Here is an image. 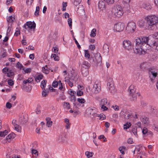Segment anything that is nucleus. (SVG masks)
I'll list each match as a JSON object with an SVG mask.
<instances>
[{
	"label": "nucleus",
	"mask_w": 158,
	"mask_h": 158,
	"mask_svg": "<svg viewBox=\"0 0 158 158\" xmlns=\"http://www.w3.org/2000/svg\"><path fill=\"white\" fill-rule=\"evenodd\" d=\"M135 46L133 48L135 53L145 54L150 47L158 51V42H152L148 37H140L135 40Z\"/></svg>",
	"instance_id": "nucleus-1"
},
{
	"label": "nucleus",
	"mask_w": 158,
	"mask_h": 158,
	"mask_svg": "<svg viewBox=\"0 0 158 158\" xmlns=\"http://www.w3.org/2000/svg\"><path fill=\"white\" fill-rule=\"evenodd\" d=\"M146 21L147 29L154 30L157 28L158 24V16L155 15H148L145 18Z\"/></svg>",
	"instance_id": "nucleus-2"
},
{
	"label": "nucleus",
	"mask_w": 158,
	"mask_h": 158,
	"mask_svg": "<svg viewBox=\"0 0 158 158\" xmlns=\"http://www.w3.org/2000/svg\"><path fill=\"white\" fill-rule=\"evenodd\" d=\"M112 15L114 17H120L123 13L122 8L119 5L114 6L112 8Z\"/></svg>",
	"instance_id": "nucleus-3"
},
{
	"label": "nucleus",
	"mask_w": 158,
	"mask_h": 158,
	"mask_svg": "<svg viewBox=\"0 0 158 158\" xmlns=\"http://www.w3.org/2000/svg\"><path fill=\"white\" fill-rule=\"evenodd\" d=\"M136 27L135 23L133 22H130L127 23L126 27V30L128 33H133L135 31Z\"/></svg>",
	"instance_id": "nucleus-4"
},
{
	"label": "nucleus",
	"mask_w": 158,
	"mask_h": 158,
	"mask_svg": "<svg viewBox=\"0 0 158 158\" xmlns=\"http://www.w3.org/2000/svg\"><path fill=\"white\" fill-rule=\"evenodd\" d=\"M149 75L151 81L152 82L155 81V78L157 75V72L152 68H150L149 71Z\"/></svg>",
	"instance_id": "nucleus-5"
},
{
	"label": "nucleus",
	"mask_w": 158,
	"mask_h": 158,
	"mask_svg": "<svg viewBox=\"0 0 158 158\" xmlns=\"http://www.w3.org/2000/svg\"><path fill=\"white\" fill-rule=\"evenodd\" d=\"M107 87L111 93H114L115 92V88L114 86L113 81L112 78L108 79L107 84Z\"/></svg>",
	"instance_id": "nucleus-6"
},
{
	"label": "nucleus",
	"mask_w": 158,
	"mask_h": 158,
	"mask_svg": "<svg viewBox=\"0 0 158 158\" xmlns=\"http://www.w3.org/2000/svg\"><path fill=\"white\" fill-rule=\"evenodd\" d=\"M86 112L88 115H92L94 117L99 116V114L97 113V110L94 107L88 108L86 110Z\"/></svg>",
	"instance_id": "nucleus-7"
},
{
	"label": "nucleus",
	"mask_w": 158,
	"mask_h": 158,
	"mask_svg": "<svg viewBox=\"0 0 158 158\" xmlns=\"http://www.w3.org/2000/svg\"><path fill=\"white\" fill-rule=\"evenodd\" d=\"M109 102L106 98L102 99L100 102V105L101 109L103 111L106 110L108 109L107 106H109Z\"/></svg>",
	"instance_id": "nucleus-8"
},
{
	"label": "nucleus",
	"mask_w": 158,
	"mask_h": 158,
	"mask_svg": "<svg viewBox=\"0 0 158 158\" xmlns=\"http://www.w3.org/2000/svg\"><path fill=\"white\" fill-rule=\"evenodd\" d=\"M124 28V25L123 23H118L115 24L114 27V29L117 32H120L123 31Z\"/></svg>",
	"instance_id": "nucleus-9"
},
{
	"label": "nucleus",
	"mask_w": 158,
	"mask_h": 158,
	"mask_svg": "<svg viewBox=\"0 0 158 158\" xmlns=\"http://www.w3.org/2000/svg\"><path fill=\"white\" fill-rule=\"evenodd\" d=\"M123 47L125 49L129 50L131 49L132 46L131 43L129 40H125L123 42Z\"/></svg>",
	"instance_id": "nucleus-10"
},
{
	"label": "nucleus",
	"mask_w": 158,
	"mask_h": 158,
	"mask_svg": "<svg viewBox=\"0 0 158 158\" xmlns=\"http://www.w3.org/2000/svg\"><path fill=\"white\" fill-rule=\"evenodd\" d=\"M90 64L88 62L84 61L81 65L82 73H83V69H86L85 73H86V74H87L88 73V69L90 67Z\"/></svg>",
	"instance_id": "nucleus-11"
},
{
	"label": "nucleus",
	"mask_w": 158,
	"mask_h": 158,
	"mask_svg": "<svg viewBox=\"0 0 158 158\" xmlns=\"http://www.w3.org/2000/svg\"><path fill=\"white\" fill-rule=\"evenodd\" d=\"M151 66V63L145 62L142 63L140 65V69L143 71H146L149 69Z\"/></svg>",
	"instance_id": "nucleus-12"
},
{
	"label": "nucleus",
	"mask_w": 158,
	"mask_h": 158,
	"mask_svg": "<svg viewBox=\"0 0 158 158\" xmlns=\"http://www.w3.org/2000/svg\"><path fill=\"white\" fill-rule=\"evenodd\" d=\"M35 23L34 22L32 23L31 22H27L23 26V27L26 29H27L28 28L34 29L35 28Z\"/></svg>",
	"instance_id": "nucleus-13"
},
{
	"label": "nucleus",
	"mask_w": 158,
	"mask_h": 158,
	"mask_svg": "<svg viewBox=\"0 0 158 158\" xmlns=\"http://www.w3.org/2000/svg\"><path fill=\"white\" fill-rule=\"evenodd\" d=\"M132 86H130L129 88L130 90V99L132 101H135L136 100V97L135 94V90L134 89H131Z\"/></svg>",
	"instance_id": "nucleus-14"
},
{
	"label": "nucleus",
	"mask_w": 158,
	"mask_h": 158,
	"mask_svg": "<svg viewBox=\"0 0 158 158\" xmlns=\"http://www.w3.org/2000/svg\"><path fill=\"white\" fill-rule=\"evenodd\" d=\"M93 89L95 94L98 93L100 90V84L98 81H96L94 85Z\"/></svg>",
	"instance_id": "nucleus-15"
},
{
	"label": "nucleus",
	"mask_w": 158,
	"mask_h": 158,
	"mask_svg": "<svg viewBox=\"0 0 158 158\" xmlns=\"http://www.w3.org/2000/svg\"><path fill=\"white\" fill-rule=\"evenodd\" d=\"M132 117H133L134 118H137L138 117L137 115L136 114H132L131 113L128 112H126L124 115V117L126 119H128Z\"/></svg>",
	"instance_id": "nucleus-16"
},
{
	"label": "nucleus",
	"mask_w": 158,
	"mask_h": 158,
	"mask_svg": "<svg viewBox=\"0 0 158 158\" xmlns=\"http://www.w3.org/2000/svg\"><path fill=\"white\" fill-rule=\"evenodd\" d=\"M95 57L97 63H99L101 62L102 57L100 53H96L95 56Z\"/></svg>",
	"instance_id": "nucleus-17"
},
{
	"label": "nucleus",
	"mask_w": 158,
	"mask_h": 158,
	"mask_svg": "<svg viewBox=\"0 0 158 158\" xmlns=\"http://www.w3.org/2000/svg\"><path fill=\"white\" fill-rule=\"evenodd\" d=\"M140 119L143 123L146 125H148L149 122L148 118L145 116L143 117H140Z\"/></svg>",
	"instance_id": "nucleus-18"
},
{
	"label": "nucleus",
	"mask_w": 158,
	"mask_h": 158,
	"mask_svg": "<svg viewBox=\"0 0 158 158\" xmlns=\"http://www.w3.org/2000/svg\"><path fill=\"white\" fill-rule=\"evenodd\" d=\"M106 5L105 2L102 1H100L98 3V7L102 10L105 8Z\"/></svg>",
	"instance_id": "nucleus-19"
},
{
	"label": "nucleus",
	"mask_w": 158,
	"mask_h": 158,
	"mask_svg": "<svg viewBox=\"0 0 158 158\" xmlns=\"http://www.w3.org/2000/svg\"><path fill=\"white\" fill-rule=\"evenodd\" d=\"M15 134L13 133H10L6 136V140L10 142V139H13L15 137Z\"/></svg>",
	"instance_id": "nucleus-20"
},
{
	"label": "nucleus",
	"mask_w": 158,
	"mask_h": 158,
	"mask_svg": "<svg viewBox=\"0 0 158 158\" xmlns=\"http://www.w3.org/2000/svg\"><path fill=\"white\" fill-rule=\"evenodd\" d=\"M47 121L46 125L48 127H51L52 125V122L51 121V118L49 117H47L46 118Z\"/></svg>",
	"instance_id": "nucleus-21"
},
{
	"label": "nucleus",
	"mask_w": 158,
	"mask_h": 158,
	"mask_svg": "<svg viewBox=\"0 0 158 158\" xmlns=\"http://www.w3.org/2000/svg\"><path fill=\"white\" fill-rule=\"evenodd\" d=\"M43 77L41 74L35 77V81L37 83L40 82V80L42 79Z\"/></svg>",
	"instance_id": "nucleus-22"
},
{
	"label": "nucleus",
	"mask_w": 158,
	"mask_h": 158,
	"mask_svg": "<svg viewBox=\"0 0 158 158\" xmlns=\"http://www.w3.org/2000/svg\"><path fill=\"white\" fill-rule=\"evenodd\" d=\"M64 122L66 123L65 127L66 129H69L70 127V123H69V120L68 118H65L64 120Z\"/></svg>",
	"instance_id": "nucleus-23"
},
{
	"label": "nucleus",
	"mask_w": 158,
	"mask_h": 158,
	"mask_svg": "<svg viewBox=\"0 0 158 158\" xmlns=\"http://www.w3.org/2000/svg\"><path fill=\"white\" fill-rule=\"evenodd\" d=\"M72 81L70 80L69 78H65L64 81L69 84V85L71 87L73 86V83Z\"/></svg>",
	"instance_id": "nucleus-24"
},
{
	"label": "nucleus",
	"mask_w": 158,
	"mask_h": 158,
	"mask_svg": "<svg viewBox=\"0 0 158 158\" xmlns=\"http://www.w3.org/2000/svg\"><path fill=\"white\" fill-rule=\"evenodd\" d=\"M145 22L143 19L140 20L138 22V26L140 27H143L145 25Z\"/></svg>",
	"instance_id": "nucleus-25"
},
{
	"label": "nucleus",
	"mask_w": 158,
	"mask_h": 158,
	"mask_svg": "<svg viewBox=\"0 0 158 158\" xmlns=\"http://www.w3.org/2000/svg\"><path fill=\"white\" fill-rule=\"evenodd\" d=\"M157 59V56L156 55H152L151 56V57L149 60L150 62H152L156 61Z\"/></svg>",
	"instance_id": "nucleus-26"
},
{
	"label": "nucleus",
	"mask_w": 158,
	"mask_h": 158,
	"mask_svg": "<svg viewBox=\"0 0 158 158\" xmlns=\"http://www.w3.org/2000/svg\"><path fill=\"white\" fill-rule=\"evenodd\" d=\"M143 7L147 10L151 9V6L149 3H144L143 4Z\"/></svg>",
	"instance_id": "nucleus-27"
},
{
	"label": "nucleus",
	"mask_w": 158,
	"mask_h": 158,
	"mask_svg": "<svg viewBox=\"0 0 158 158\" xmlns=\"http://www.w3.org/2000/svg\"><path fill=\"white\" fill-rule=\"evenodd\" d=\"M96 35V30L95 28L93 29L91 31L90 36L91 37H94Z\"/></svg>",
	"instance_id": "nucleus-28"
},
{
	"label": "nucleus",
	"mask_w": 158,
	"mask_h": 158,
	"mask_svg": "<svg viewBox=\"0 0 158 158\" xmlns=\"http://www.w3.org/2000/svg\"><path fill=\"white\" fill-rule=\"evenodd\" d=\"M47 83V81L46 80H43L41 82L40 84V87L43 89H44Z\"/></svg>",
	"instance_id": "nucleus-29"
},
{
	"label": "nucleus",
	"mask_w": 158,
	"mask_h": 158,
	"mask_svg": "<svg viewBox=\"0 0 158 158\" xmlns=\"http://www.w3.org/2000/svg\"><path fill=\"white\" fill-rule=\"evenodd\" d=\"M142 132L143 134L144 135L147 134V135H148L149 133L150 134H152V132L150 131L148 132V130L146 127H144L143 128L142 130Z\"/></svg>",
	"instance_id": "nucleus-30"
},
{
	"label": "nucleus",
	"mask_w": 158,
	"mask_h": 158,
	"mask_svg": "<svg viewBox=\"0 0 158 158\" xmlns=\"http://www.w3.org/2000/svg\"><path fill=\"white\" fill-rule=\"evenodd\" d=\"M72 2L75 6H77L79 5L81 2V0H71Z\"/></svg>",
	"instance_id": "nucleus-31"
},
{
	"label": "nucleus",
	"mask_w": 158,
	"mask_h": 158,
	"mask_svg": "<svg viewBox=\"0 0 158 158\" xmlns=\"http://www.w3.org/2000/svg\"><path fill=\"white\" fill-rule=\"evenodd\" d=\"M42 70L44 73L46 74H48L49 73V71L48 69V67L47 65H46L45 66L42 67Z\"/></svg>",
	"instance_id": "nucleus-32"
},
{
	"label": "nucleus",
	"mask_w": 158,
	"mask_h": 158,
	"mask_svg": "<svg viewBox=\"0 0 158 158\" xmlns=\"http://www.w3.org/2000/svg\"><path fill=\"white\" fill-rule=\"evenodd\" d=\"M84 51L85 57L87 59L89 58L90 55L89 53V52L88 50H84Z\"/></svg>",
	"instance_id": "nucleus-33"
},
{
	"label": "nucleus",
	"mask_w": 158,
	"mask_h": 158,
	"mask_svg": "<svg viewBox=\"0 0 158 158\" xmlns=\"http://www.w3.org/2000/svg\"><path fill=\"white\" fill-rule=\"evenodd\" d=\"M76 92H73V94H70L69 93V94L71 96V99L73 101H75L76 100V97L74 95L75 94H76Z\"/></svg>",
	"instance_id": "nucleus-34"
},
{
	"label": "nucleus",
	"mask_w": 158,
	"mask_h": 158,
	"mask_svg": "<svg viewBox=\"0 0 158 158\" xmlns=\"http://www.w3.org/2000/svg\"><path fill=\"white\" fill-rule=\"evenodd\" d=\"M51 57L52 58H53L55 60L58 61L59 60V56L55 54H52Z\"/></svg>",
	"instance_id": "nucleus-35"
},
{
	"label": "nucleus",
	"mask_w": 158,
	"mask_h": 158,
	"mask_svg": "<svg viewBox=\"0 0 158 158\" xmlns=\"http://www.w3.org/2000/svg\"><path fill=\"white\" fill-rule=\"evenodd\" d=\"M14 73L11 70H8L7 73V76L8 77H12L14 75Z\"/></svg>",
	"instance_id": "nucleus-36"
},
{
	"label": "nucleus",
	"mask_w": 158,
	"mask_h": 158,
	"mask_svg": "<svg viewBox=\"0 0 158 158\" xmlns=\"http://www.w3.org/2000/svg\"><path fill=\"white\" fill-rule=\"evenodd\" d=\"M63 106L64 108H66L68 109L70 108V105L69 102H64L63 103Z\"/></svg>",
	"instance_id": "nucleus-37"
},
{
	"label": "nucleus",
	"mask_w": 158,
	"mask_h": 158,
	"mask_svg": "<svg viewBox=\"0 0 158 158\" xmlns=\"http://www.w3.org/2000/svg\"><path fill=\"white\" fill-rule=\"evenodd\" d=\"M15 127V129L18 132H20L21 130V127L20 126H19L18 125H15V126H14Z\"/></svg>",
	"instance_id": "nucleus-38"
},
{
	"label": "nucleus",
	"mask_w": 158,
	"mask_h": 158,
	"mask_svg": "<svg viewBox=\"0 0 158 158\" xmlns=\"http://www.w3.org/2000/svg\"><path fill=\"white\" fill-rule=\"evenodd\" d=\"M39 11L40 7L39 6H37L36 8V10L34 14V15L35 16L37 17L39 15Z\"/></svg>",
	"instance_id": "nucleus-39"
},
{
	"label": "nucleus",
	"mask_w": 158,
	"mask_h": 158,
	"mask_svg": "<svg viewBox=\"0 0 158 158\" xmlns=\"http://www.w3.org/2000/svg\"><path fill=\"white\" fill-rule=\"evenodd\" d=\"M68 23L69 24V26L71 29L72 28V20L71 18H69L68 20Z\"/></svg>",
	"instance_id": "nucleus-40"
},
{
	"label": "nucleus",
	"mask_w": 158,
	"mask_h": 158,
	"mask_svg": "<svg viewBox=\"0 0 158 158\" xmlns=\"http://www.w3.org/2000/svg\"><path fill=\"white\" fill-rule=\"evenodd\" d=\"M93 153L92 152H86L85 153V154L88 158L92 157L93 155Z\"/></svg>",
	"instance_id": "nucleus-41"
},
{
	"label": "nucleus",
	"mask_w": 158,
	"mask_h": 158,
	"mask_svg": "<svg viewBox=\"0 0 158 158\" xmlns=\"http://www.w3.org/2000/svg\"><path fill=\"white\" fill-rule=\"evenodd\" d=\"M8 131L6 130L3 131H0V136L4 137L7 134Z\"/></svg>",
	"instance_id": "nucleus-42"
},
{
	"label": "nucleus",
	"mask_w": 158,
	"mask_h": 158,
	"mask_svg": "<svg viewBox=\"0 0 158 158\" xmlns=\"http://www.w3.org/2000/svg\"><path fill=\"white\" fill-rule=\"evenodd\" d=\"M98 139L101 140V141H102L103 142H105L106 140V138L103 135H101L98 136Z\"/></svg>",
	"instance_id": "nucleus-43"
},
{
	"label": "nucleus",
	"mask_w": 158,
	"mask_h": 158,
	"mask_svg": "<svg viewBox=\"0 0 158 158\" xmlns=\"http://www.w3.org/2000/svg\"><path fill=\"white\" fill-rule=\"evenodd\" d=\"M15 18L12 16H9L7 19V21L9 23L12 22Z\"/></svg>",
	"instance_id": "nucleus-44"
},
{
	"label": "nucleus",
	"mask_w": 158,
	"mask_h": 158,
	"mask_svg": "<svg viewBox=\"0 0 158 158\" xmlns=\"http://www.w3.org/2000/svg\"><path fill=\"white\" fill-rule=\"evenodd\" d=\"M59 89L61 91H64L65 90L64 87H63V85L62 83L59 84Z\"/></svg>",
	"instance_id": "nucleus-45"
},
{
	"label": "nucleus",
	"mask_w": 158,
	"mask_h": 158,
	"mask_svg": "<svg viewBox=\"0 0 158 158\" xmlns=\"http://www.w3.org/2000/svg\"><path fill=\"white\" fill-rule=\"evenodd\" d=\"M77 101L79 103L81 104L84 103L85 102V99L84 98H78Z\"/></svg>",
	"instance_id": "nucleus-46"
},
{
	"label": "nucleus",
	"mask_w": 158,
	"mask_h": 158,
	"mask_svg": "<svg viewBox=\"0 0 158 158\" xmlns=\"http://www.w3.org/2000/svg\"><path fill=\"white\" fill-rule=\"evenodd\" d=\"M131 125L130 123H126L124 125V129H127L129 127H130Z\"/></svg>",
	"instance_id": "nucleus-47"
},
{
	"label": "nucleus",
	"mask_w": 158,
	"mask_h": 158,
	"mask_svg": "<svg viewBox=\"0 0 158 158\" xmlns=\"http://www.w3.org/2000/svg\"><path fill=\"white\" fill-rule=\"evenodd\" d=\"M23 69L24 71V72H25V73H24V74H25L26 73H29L31 72V68H27L26 69H24V68Z\"/></svg>",
	"instance_id": "nucleus-48"
},
{
	"label": "nucleus",
	"mask_w": 158,
	"mask_h": 158,
	"mask_svg": "<svg viewBox=\"0 0 158 158\" xmlns=\"http://www.w3.org/2000/svg\"><path fill=\"white\" fill-rule=\"evenodd\" d=\"M16 67L20 69H21L23 67V65L20 63L19 62H18L16 65Z\"/></svg>",
	"instance_id": "nucleus-49"
},
{
	"label": "nucleus",
	"mask_w": 158,
	"mask_h": 158,
	"mask_svg": "<svg viewBox=\"0 0 158 158\" xmlns=\"http://www.w3.org/2000/svg\"><path fill=\"white\" fill-rule=\"evenodd\" d=\"M59 84L57 81H55L53 82L52 83V86L56 88L58 86Z\"/></svg>",
	"instance_id": "nucleus-50"
},
{
	"label": "nucleus",
	"mask_w": 158,
	"mask_h": 158,
	"mask_svg": "<svg viewBox=\"0 0 158 158\" xmlns=\"http://www.w3.org/2000/svg\"><path fill=\"white\" fill-rule=\"evenodd\" d=\"M103 49L104 50H106V52H108L109 50V47L106 44H104L103 46Z\"/></svg>",
	"instance_id": "nucleus-51"
},
{
	"label": "nucleus",
	"mask_w": 158,
	"mask_h": 158,
	"mask_svg": "<svg viewBox=\"0 0 158 158\" xmlns=\"http://www.w3.org/2000/svg\"><path fill=\"white\" fill-rule=\"evenodd\" d=\"M19 34H20V32L19 29L16 28V31L14 35L16 36H17Z\"/></svg>",
	"instance_id": "nucleus-52"
},
{
	"label": "nucleus",
	"mask_w": 158,
	"mask_h": 158,
	"mask_svg": "<svg viewBox=\"0 0 158 158\" xmlns=\"http://www.w3.org/2000/svg\"><path fill=\"white\" fill-rule=\"evenodd\" d=\"M31 152L32 154H34L35 155L38 156V152L37 151V150H35L34 149H32L31 150Z\"/></svg>",
	"instance_id": "nucleus-53"
},
{
	"label": "nucleus",
	"mask_w": 158,
	"mask_h": 158,
	"mask_svg": "<svg viewBox=\"0 0 158 158\" xmlns=\"http://www.w3.org/2000/svg\"><path fill=\"white\" fill-rule=\"evenodd\" d=\"M8 85L10 86H12L14 84L13 81L11 79H9L8 80Z\"/></svg>",
	"instance_id": "nucleus-54"
},
{
	"label": "nucleus",
	"mask_w": 158,
	"mask_h": 158,
	"mask_svg": "<svg viewBox=\"0 0 158 158\" xmlns=\"http://www.w3.org/2000/svg\"><path fill=\"white\" fill-rule=\"evenodd\" d=\"M44 89V90L42 92V94L43 97H46L47 95V93L46 90H45Z\"/></svg>",
	"instance_id": "nucleus-55"
},
{
	"label": "nucleus",
	"mask_w": 158,
	"mask_h": 158,
	"mask_svg": "<svg viewBox=\"0 0 158 158\" xmlns=\"http://www.w3.org/2000/svg\"><path fill=\"white\" fill-rule=\"evenodd\" d=\"M83 94V92L80 90H79L77 92V95L78 96L82 95Z\"/></svg>",
	"instance_id": "nucleus-56"
},
{
	"label": "nucleus",
	"mask_w": 158,
	"mask_h": 158,
	"mask_svg": "<svg viewBox=\"0 0 158 158\" xmlns=\"http://www.w3.org/2000/svg\"><path fill=\"white\" fill-rule=\"evenodd\" d=\"M74 40L75 43L77 45L78 48L80 49V48H81L80 45H79L78 42L77 41L75 38H74Z\"/></svg>",
	"instance_id": "nucleus-57"
},
{
	"label": "nucleus",
	"mask_w": 158,
	"mask_h": 158,
	"mask_svg": "<svg viewBox=\"0 0 158 158\" xmlns=\"http://www.w3.org/2000/svg\"><path fill=\"white\" fill-rule=\"evenodd\" d=\"M29 79H30L29 78L28 79L24 80L23 81V83L25 84H26L27 83H31V82L32 81V80H31V81H30V80H29Z\"/></svg>",
	"instance_id": "nucleus-58"
},
{
	"label": "nucleus",
	"mask_w": 158,
	"mask_h": 158,
	"mask_svg": "<svg viewBox=\"0 0 158 158\" xmlns=\"http://www.w3.org/2000/svg\"><path fill=\"white\" fill-rule=\"evenodd\" d=\"M53 52L54 53H57L58 51V48L57 47H55L53 48Z\"/></svg>",
	"instance_id": "nucleus-59"
},
{
	"label": "nucleus",
	"mask_w": 158,
	"mask_h": 158,
	"mask_svg": "<svg viewBox=\"0 0 158 158\" xmlns=\"http://www.w3.org/2000/svg\"><path fill=\"white\" fill-rule=\"evenodd\" d=\"M6 107L9 109H10L12 106V104L9 102H7L6 104Z\"/></svg>",
	"instance_id": "nucleus-60"
},
{
	"label": "nucleus",
	"mask_w": 158,
	"mask_h": 158,
	"mask_svg": "<svg viewBox=\"0 0 158 158\" xmlns=\"http://www.w3.org/2000/svg\"><path fill=\"white\" fill-rule=\"evenodd\" d=\"M37 147H38L37 143L36 142H34L32 144V148H36Z\"/></svg>",
	"instance_id": "nucleus-61"
},
{
	"label": "nucleus",
	"mask_w": 158,
	"mask_h": 158,
	"mask_svg": "<svg viewBox=\"0 0 158 158\" xmlns=\"http://www.w3.org/2000/svg\"><path fill=\"white\" fill-rule=\"evenodd\" d=\"M95 48V46L94 45H90L89 46V49L91 50H94Z\"/></svg>",
	"instance_id": "nucleus-62"
},
{
	"label": "nucleus",
	"mask_w": 158,
	"mask_h": 158,
	"mask_svg": "<svg viewBox=\"0 0 158 158\" xmlns=\"http://www.w3.org/2000/svg\"><path fill=\"white\" fill-rule=\"evenodd\" d=\"M153 36L154 38L158 39V32H155Z\"/></svg>",
	"instance_id": "nucleus-63"
},
{
	"label": "nucleus",
	"mask_w": 158,
	"mask_h": 158,
	"mask_svg": "<svg viewBox=\"0 0 158 158\" xmlns=\"http://www.w3.org/2000/svg\"><path fill=\"white\" fill-rule=\"evenodd\" d=\"M112 107L115 111H118L119 110V107L116 105L115 106H113Z\"/></svg>",
	"instance_id": "nucleus-64"
}]
</instances>
